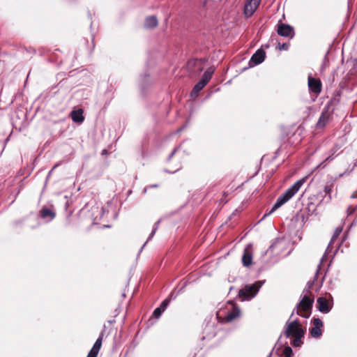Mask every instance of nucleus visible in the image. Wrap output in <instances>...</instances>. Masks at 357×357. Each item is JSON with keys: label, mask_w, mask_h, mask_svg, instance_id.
<instances>
[{"label": "nucleus", "mask_w": 357, "mask_h": 357, "mask_svg": "<svg viewBox=\"0 0 357 357\" xmlns=\"http://www.w3.org/2000/svg\"><path fill=\"white\" fill-rule=\"evenodd\" d=\"M313 284L314 282L307 283V287L303 291L300 296V301L293 310L290 318L294 316V313L305 319L311 316L314 301V297L310 291Z\"/></svg>", "instance_id": "f257e3e1"}, {"label": "nucleus", "mask_w": 357, "mask_h": 357, "mask_svg": "<svg viewBox=\"0 0 357 357\" xmlns=\"http://www.w3.org/2000/svg\"><path fill=\"white\" fill-rule=\"evenodd\" d=\"M307 177H303L301 179L297 181L293 185L289 188L283 194H282L276 200L275 203L273 206L272 208L268 213H265L264 216L269 215L273 211L279 208L289 199H291L296 193L300 190L301 186L306 181Z\"/></svg>", "instance_id": "f03ea898"}, {"label": "nucleus", "mask_w": 357, "mask_h": 357, "mask_svg": "<svg viewBox=\"0 0 357 357\" xmlns=\"http://www.w3.org/2000/svg\"><path fill=\"white\" fill-rule=\"evenodd\" d=\"M227 303L231 305V308L220 309L217 312V318L219 322L229 323L241 316V310L238 306L234 305L232 301H229Z\"/></svg>", "instance_id": "7ed1b4c3"}, {"label": "nucleus", "mask_w": 357, "mask_h": 357, "mask_svg": "<svg viewBox=\"0 0 357 357\" xmlns=\"http://www.w3.org/2000/svg\"><path fill=\"white\" fill-rule=\"evenodd\" d=\"M305 330L302 328L299 320L287 321L284 326V335L286 337L304 336Z\"/></svg>", "instance_id": "20e7f679"}, {"label": "nucleus", "mask_w": 357, "mask_h": 357, "mask_svg": "<svg viewBox=\"0 0 357 357\" xmlns=\"http://www.w3.org/2000/svg\"><path fill=\"white\" fill-rule=\"evenodd\" d=\"M91 218L94 224L101 225L103 227L109 226L105 222V217L108 211L102 206L96 205L91 209Z\"/></svg>", "instance_id": "39448f33"}, {"label": "nucleus", "mask_w": 357, "mask_h": 357, "mask_svg": "<svg viewBox=\"0 0 357 357\" xmlns=\"http://www.w3.org/2000/svg\"><path fill=\"white\" fill-rule=\"evenodd\" d=\"M259 287L257 284L246 285L238 291V295L241 301L249 300L257 294Z\"/></svg>", "instance_id": "423d86ee"}, {"label": "nucleus", "mask_w": 357, "mask_h": 357, "mask_svg": "<svg viewBox=\"0 0 357 357\" xmlns=\"http://www.w3.org/2000/svg\"><path fill=\"white\" fill-rule=\"evenodd\" d=\"M329 296L331 297V298H327L326 297L321 296L319 297L317 300V308L319 311H320L322 313H328L333 307V298L331 296V295H329Z\"/></svg>", "instance_id": "0eeeda50"}, {"label": "nucleus", "mask_w": 357, "mask_h": 357, "mask_svg": "<svg viewBox=\"0 0 357 357\" xmlns=\"http://www.w3.org/2000/svg\"><path fill=\"white\" fill-rule=\"evenodd\" d=\"M205 59H193L188 61L187 68L188 70L194 73H199L204 69Z\"/></svg>", "instance_id": "6e6552de"}, {"label": "nucleus", "mask_w": 357, "mask_h": 357, "mask_svg": "<svg viewBox=\"0 0 357 357\" xmlns=\"http://www.w3.org/2000/svg\"><path fill=\"white\" fill-rule=\"evenodd\" d=\"M178 147L175 148L172 151V152L170 153V155H169V157L167 158V162L170 165L174 162V160L176 162L175 165L173 167V169L169 171V172H171V173H174L181 168V159L182 158V155H181V154H179V153L176 155V153L178 152Z\"/></svg>", "instance_id": "1a4fd4ad"}, {"label": "nucleus", "mask_w": 357, "mask_h": 357, "mask_svg": "<svg viewBox=\"0 0 357 357\" xmlns=\"http://www.w3.org/2000/svg\"><path fill=\"white\" fill-rule=\"evenodd\" d=\"M253 258V247L251 243L248 244L244 250L242 256V264L243 266L249 268L252 264Z\"/></svg>", "instance_id": "9d476101"}, {"label": "nucleus", "mask_w": 357, "mask_h": 357, "mask_svg": "<svg viewBox=\"0 0 357 357\" xmlns=\"http://www.w3.org/2000/svg\"><path fill=\"white\" fill-rule=\"evenodd\" d=\"M312 323V327L310 329V333L312 337L318 338L322 334L323 322L319 318H313Z\"/></svg>", "instance_id": "9b49d317"}, {"label": "nucleus", "mask_w": 357, "mask_h": 357, "mask_svg": "<svg viewBox=\"0 0 357 357\" xmlns=\"http://www.w3.org/2000/svg\"><path fill=\"white\" fill-rule=\"evenodd\" d=\"M261 0H248L244 6V15L251 17L261 3Z\"/></svg>", "instance_id": "f8f14e48"}, {"label": "nucleus", "mask_w": 357, "mask_h": 357, "mask_svg": "<svg viewBox=\"0 0 357 357\" xmlns=\"http://www.w3.org/2000/svg\"><path fill=\"white\" fill-rule=\"evenodd\" d=\"M39 216L46 222L52 221L56 217V212L54 206L52 205L50 208L43 206L39 211Z\"/></svg>", "instance_id": "ddd939ff"}, {"label": "nucleus", "mask_w": 357, "mask_h": 357, "mask_svg": "<svg viewBox=\"0 0 357 357\" xmlns=\"http://www.w3.org/2000/svg\"><path fill=\"white\" fill-rule=\"evenodd\" d=\"M277 32L278 35L283 37L292 38L294 36V31L293 27L284 23L278 24Z\"/></svg>", "instance_id": "4468645a"}, {"label": "nucleus", "mask_w": 357, "mask_h": 357, "mask_svg": "<svg viewBox=\"0 0 357 357\" xmlns=\"http://www.w3.org/2000/svg\"><path fill=\"white\" fill-rule=\"evenodd\" d=\"M307 81L308 87L310 91L316 94H318L321 91V83L319 79L309 75Z\"/></svg>", "instance_id": "2eb2a0df"}, {"label": "nucleus", "mask_w": 357, "mask_h": 357, "mask_svg": "<svg viewBox=\"0 0 357 357\" xmlns=\"http://www.w3.org/2000/svg\"><path fill=\"white\" fill-rule=\"evenodd\" d=\"M103 336H104V332H102L100 334L98 338L95 342L93 347L89 352L86 357H97L98 356V353L100 350V348L102 347Z\"/></svg>", "instance_id": "dca6fc26"}, {"label": "nucleus", "mask_w": 357, "mask_h": 357, "mask_svg": "<svg viewBox=\"0 0 357 357\" xmlns=\"http://www.w3.org/2000/svg\"><path fill=\"white\" fill-rule=\"evenodd\" d=\"M266 53L262 50H258L251 57L249 65L252 67L260 64L264 61Z\"/></svg>", "instance_id": "f3484780"}, {"label": "nucleus", "mask_w": 357, "mask_h": 357, "mask_svg": "<svg viewBox=\"0 0 357 357\" xmlns=\"http://www.w3.org/2000/svg\"><path fill=\"white\" fill-rule=\"evenodd\" d=\"M335 180L332 178L327 181L324 185V192L325 193V197H327L328 201H331L332 199L331 193L335 188Z\"/></svg>", "instance_id": "a211bd4d"}, {"label": "nucleus", "mask_w": 357, "mask_h": 357, "mask_svg": "<svg viewBox=\"0 0 357 357\" xmlns=\"http://www.w3.org/2000/svg\"><path fill=\"white\" fill-rule=\"evenodd\" d=\"M169 302H170L169 299H165L161 303L160 305L154 310L152 317L155 319H158L161 316L162 312L166 310Z\"/></svg>", "instance_id": "6ab92c4d"}, {"label": "nucleus", "mask_w": 357, "mask_h": 357, "mask_svg": "<svg viewBox=\"0 0 357 357\" xmlns=\"http://www.w3.org/2000/svg\"><path fill=\"white\" fill-rule=\"evenodd\" d=\"M330 120V114L329 113H321V115L320 116L317 124H316V128L317 129H323L328 122Z\"/></svg>", "instance_id": "aec40b11"}, {"label": "nucleus", "mask_w": 357, "mask_h": 357, "mask_svg": "<svg viewBox=\"0 0 357 357\" xmlns=\"http://www.w3.org/2000/svg\"><path fill=\"white\" fill-rule=\"evenodd\" d=\"M215 71V68L213 67L208 68L203 74L202 79H200V82L202 83L204 86L207 84L209 80L211 79L212 75Z\"/></svg>", "instance_id": "412c9836"}, {"label": "nucleus", "mask_w": 357, "mask_h": 357, "mask_svg": "<svg viewBox=\"0 0 357 357\" xmlns=\"http://www.w3.org/2000/svg\"><path fill=\"white\" fill-rule=\"evenodd\" d=\"M158 25V20L155 16H149L145 20L144 26L146 28H154Z\"/></svg>", "instance_id": "4be33fe9"}, {"label": "nucleus", "mask_w": 357, "mask_h": 357, "mask_svg": "<svg viewBox=\"0 0 357 357\" xmlns=\"http://www.w3.org/2000/svg\"><path fill=\"white\" fill-rule=\"evenodd\" d=\"M342 227H340V226L337 227L335 229V231H334V233L333 234V236H332V238L331 239V241L328 243V248H327V250L333 247V244L335 243V240L338 238V236L342 233Z\"/></svg>", "instance_id": "5701e85b"}, {"label": "nucleus", "mask_w": 357, "mask_h": 357, "mask_svg": "<svg viewBox=\"0 0 357 357\" xmlns=\"http://www.w3.org/2000/svg\"><path fill=\"white\" fill-rule=\"evenodd\" d=\"M70 116L73 122L79 125L82 123L84 120L83 113H70Z\"/></svg>", "instance_id": "b1692460"}, {"label": "nucleus", "mask_w": 357, "mask_h": 357, "mask_svg": "<svg viewBox=\"0 0 357 357\" xmlns=\"http://www.w3.org/2000/svg\"><path fill=\"white\" fill-rule=\"evenodd\" d=\"M204 86H205L202 83H201L200 82H198L195 85V86L193 87V89L191 91V96H195V97L197 96L199 91H201Z\"/></svg>", "instance_id": "393cba45"}, {"label": "nucleus", "mask_w": 357, "mask_h": 357, "mask_svg": "<svg viewBox=\"0 0 357 357\" xmlns=\"http://www.w3.org/2000/svg\"><path fill=\"white\" fill-rule=\"evenodd\" d=\"M340 149V146L338 145H335L331 149V155H329L328 157L326 158V161H329V160H331L333 159V155L339 151Z\"/></svg>", "instance_id": "a878e982"}, {"label": "nucleus", "mask_w": 357, "mask_h": 357, "mask_svg": "<svg viewBox=\"0 0 357 357\" xmlns=\"http://www.w3.org/2000/svg\"><path fill=\"white\" fill-rule=\"evenodd\" d=\"M303 337V336H294V337H294V340H293V342H292L293 346L294 347H300L303 344V342L301 340Z\"/></svg>", "instance_id": "bb28decb"}, {"label": "nucleus", "mask_w": 357, "mask_h": 357, "mask_svg": "<svg viewBox=\"0 0 357 357\" xmlns=\"http://www.w3.org/2000/svg\"><path fill=\"white\" fill-rule=\"evenodd\" d=\"M292 355V349L290 347H285L283 350V356L282 357H291Z\"/></svg>", "instance_id": "cd10ccee"}, {"label": "nucleus", "mask_w": 357, "mask_h": 357, "mask_svg": "<svg viewBox=\"0 0 357 357\" xmlns=\"http://www.w3.org/2000/svg\"><path fill=\"white\" fill-rule=\"evenodd\" d=\"M159 224H160V221H159V220H158V221H157V222L155 223L154 227H153V229H152L151 233L150 234V235H149V236L148 240H150V239H151V238H153V236H154V234H155V232H156V231H157V229H158V225H159Z\"/></svg>", "instance_id": "c85d7f7f"}, {"label": "nucleus", "mask_w": 357, "mask_h": 357, "mask_svg": "<svg viewBox=\"0 0 357 357\" xmlns=\"http://www.w3.org/2000/svg\"><path fill=\"white\" fill-rule=\"evenodd\" d=\"M356 210H357V206H349L347 210V215H352Z\"/></svg>", "instance_id": "c756f323"}, {"label": "nucleus", "mask_w": 357, "mask_h": 357, "mask_svg": "<svg viewBox=\"0 0 357 357\" xmlns=\"http://www.w3.org/2000/svg\"><path fill=\"white\" fill-rule=\"evenodd\" d=\"M222 196H223L224 198L220 199V204H225L228 202V200L227 199V197L228 196V194L226 192H223Z\"/></svg>", "instance_id": "7c9ffc66"}, {"label": "nucleus", "mask_w": 357, "mask_h": 357, "mask_svg": "<svg viewBox=\"0 0 357 357\" xmlns=\"http://www.w3.org/2000/svg\"><path fill=\"white\" fill-rule=\"evenodd\" d=\"M289 44L283 43L279 48L280 50H287L289 49Z\"/></svg>", "instance_id": "2f4dec72"}, {"label": "nucleus", "mask_w": 357, "mask_h": 357, "mask_svg": "<svg viewBox=\"0 0 357 357\" xmlns=\"http://www.w3.org/2000/svg\"><path fill=\"white\" fill-rule=\"evenodd\" d=\"M72 112H84L83 109L82 108H79L77 109H73Z\"/></svg>", "instance_id": "473e14b6"}, {"label": "nucleus", "mask_w": 357, "mask_h": 357, "mask_svg": "<svg viewBox=\"0 0 357 357\" xmlns=\"http://www.w3.org/2000/svg\"><path fill=\"white\" fill-rule=\"evenodd\" d=\"M352 63H353V66L354 67H356L357 66V61L355 59L354 61H352Z\"/></svg>", "instance_id": "72a5a7b5"}, {"label": "nucleus", "mask_w": 357, "mask_h": 357, "mask_svg": "<svg viewBox=\"0 0 357 357\" xmlns=\"http://www.w3.org/2000/svg\"><path fill=\"white\" fill-rule=\"evenodd\" d=\"M157 186H158V185H150V186H149V188H151V187H157ZM147 188H148V187L145 188L144 191H146V189H147Z\"/></svg>", "instance_id": "f704fd0d"}, {"label": "nucleus", "mask_w": 357, "mask_h": 357, "mask_svg": "<svg viewBox=\"0 0 357 357\" xmlns=\"http://www.w3.org/2000/svg\"><path fill=\"white\" fill-rule=\"evenodd\" d=\"M319 268H320V265H319V266H318V269H319ZM318 273H319V270H317V273H316V275H315V277H317V276Z\"/></svg>", "instance_id": "c9c22d12"}, {"label": "nucleus", "mask_w": 357, "mask_h": 357, "mask_svg": "<svg viewBox=\"0 0 357 357\" xmlns=\"http://www.w3.org/2000/svg\"><path fill=\"white\" fill-rule=\"evenodd\" d=\"M23 114V120L25 119L26 117V113H22Z\"/></svg>", "instance_id": "e433bc0d"}, {"label": "nucleus", "mask_w": 357, "mask_h": 357, "mask_svg": "<svg viewBox=\"0 0 357 357\" xmlns=\"http://www.w3.org/2000/svg\"><path fill=\"white\" fill-rule=\"evenodd\" d=\"M57 166H58V165H55L53 167V168H52V170H54V169Z\"/></svg>", "instance_id": "4c0bfd02"}]
</instances>
